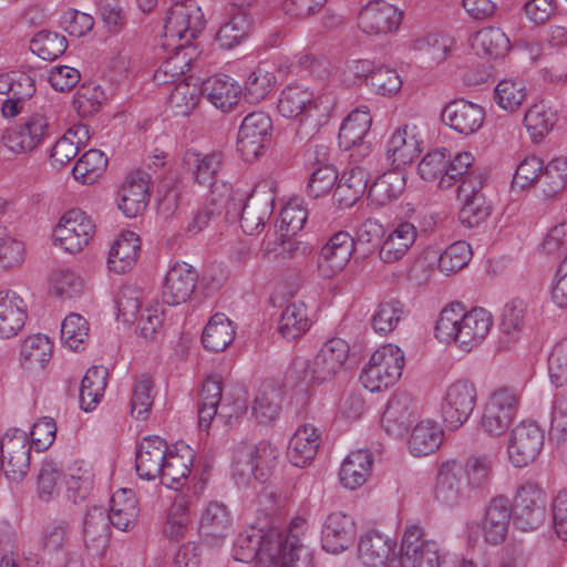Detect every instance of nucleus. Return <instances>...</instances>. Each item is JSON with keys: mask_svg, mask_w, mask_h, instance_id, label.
<instances>
[{"mask_svg": "<svg viewBox=\"0 0 567 567\" xmlns=\"http://www.w3.org/2000/svg\"><path fill=\"white\" fill-rule=\"evenodd\" d=\"M52 342L44 334H33L28 337L20 350L22 364L27 368H43L52 355Z\"/></svg>", "mask_w": 567, "mask_h": 567, "instance_id": "nucleus-58", "label": "nucleus"}, {"mask_svg": "<svg viewBox=\"0 0 567 567\" xmlns=\"http://www.w3.org/2000/svg\"><path fill=\"white\" fill-rule=\"evenodd\" d=\"M472 47L478 55L498 59L509 51L511 43L499 28L486 27L474 34Z\"/></svg>", "mask_w": 567, "mask_h": 567, "instance_id": "nucleus-48", "label": "nucleus"}, {"mask_svg": "<svg viewBox=\"0 0 567 567\" xmlns=\"http://www.w3.org/2000/svg\"><path fill=\"white\" fill-rule=\"evenodd\" d=\"M567 186V158L556 157L551 159L540 172L538 185L542 195L550 199L565 190Z\"/></svg>", "mask_w": 567, "mask_h": 567, "instance_id": "nucleus-49", "label": "nucleus"}, {"mask_svg": "<svg viewBox=\"0 0 567 567\" xmlns=\"http://www.w3.org/2000/svg\"><path fill=\"white\" fill-rule=\"evenodd\" d=\"M406 315L405 305L398 298L381 300L371 317V327L380 336L393 332Z\"/></svg>", "mask_w": 567, "mask_h": 567, "instance_id": "nucleus-41", "label": "nucleus"}, {"mask_svg": "<svg viewBox=\"0 0 567 567\" xmlns=\"http://www.w3.org/2000/svg\"><path fill=\"white\" fill-rule=\"evenodd\" d=\"M372 123V116L367 106L352 111L342 122L338 141L340 147L346 151L364 140L368 135Z\"/></svg>", "mask_w": 567, "mask_h": 567, "instance_id": "nucleus-40", "label": "nucleus"}, {"mask_svg": "<svg viewBox=\"0 0 567 567\" xmlns=\"http://www.w3.org/2000/svg\"><path fill=\"white\" fill-rule=\"evenodd\" d=\"M287 536L277 529L249 527L238 534L234 546L233 557L237 561L250 563L255 559L260 565L272 567L281 558L284 551H288Z\"/></svg>", "mask_w": 567, "mask_h": 567, "instance_id": "nucleus-3", "label": "nucleus"}, {"mask_svg": "<svg viewBox=\"0 0 567 567\" xmlns=\"http://www.w3.org/2000/svg\"><path fill=\"white\" fill-rule=\"evenodd\" d=\"M167 443L159 436H147L138 445L135 458L137 475L146 481L159 477L167 456Z\"/></svg>", "mask_w": 567, "mask_h": 567, "instance_id": "nucleus-25", "label": "nucleus"}, {"mask_svg": "<svg viewBox=\"0 0 567 567\" xmlns=\"http://www.w3.org/2000/svg\"><path fill=\"white\" fill-rule=\"evenodd\" d=\"M107 369L104 367L90 368L82 379L80 388V405L85 412L93 411L104 394L107 384Z\"/></svg>", "mask_w": 567, "mask_h": 567, "instance_id": "nucleus-44", "label": "nucleus"}, {"mask_svg": "<svg viewBox=\"0 0 567 567\" xmlns=\"http://www.w3.org/2000/svg\"><path fill=\"white\" fill-rule=\"evenodd\" d=\"M318 109L315 94L308 87L299 84L286 86L279 96L277 110L286 118L293 120L309 116Z\"/></svg>", "mask_w": 567, "mask_h": 567, "instance_id": "nucleus-26", "label": "nucleus"}, {"mask_svg": "<svg viewBox=\"0 0 567 567\" xmlns=\"http://www.w3.org/2000/svg\"><path fill=\"white\" fill-rule=\"evenodd\" d=\"M393 546L382 534L374 530L368 532L359 540L358 558L367 567H381L386 563Z\"/></svg>", "mask_w": 567, "mask_h": 567, "instance_id": "nucleus-37", "label": "nucleus"}, {"mask_svg": "<svg viewBox=\"0 0 567 567\" xmlns=\"http://www.w3.org/2000/svg\"><path fill=\"white\" fill-rule=\"evenodd\" d=\"M549 439L558 446L567 445V393L555 396L549 427Z\"/></svg>", "mask_w": 567, "mask_h": 567, "instance_id": "nucleus-64", "label": "nucleus"}, {"mask_svg": "<svg viewBox=\"0 0 567 567\" xmlns=\"http://www.w3.org/2000/svg\"><path fill=\"white\" fill-rule=\"evenodd\" d=\"M373 464V456L367 450L351 452L342 462L339 478L349 489L361 487L368 480Z\"/></svg>", "mask_w": 567, "mask_h": 567, "instance_id": "nucleus-33", "label": "nucleus"}, {"mask_svg": "<svg viewBox=\"0 0 567 567\" xmlns=\"http://www.w3.org/2000/svg\"><path fill=\"white\" fill-rule=\"evenodd\" d=\"M473 162L474 157L470 152L457 153L452 157L451 152L449 151L447 167L445 169V174L442 175L439 182V187L447 189L454 186L457 182L462 183L468 176L482 175L481 173L471 171Z\"/></svg>", "mask_w": 567, "mask_h": 567, "instance_id": "nucleus-61", "label": "nucleus"}, {"mask_svg": "<svg viewBox=\"0 0 567 567\" xmlns=\"http://www.w3.org/2000/svg\"><path fill=\"white\" fill-rule=\"evenodd\" d=\"M272 122L265 112L249 113L237 135V151L245 162H252L262 153L271 137Z\"/></svg>", "mask_w": 567, "mask_h": 567, "instance_id": "nucleus-9", "label": "nucleus"}, {"mask_svg": "<svg viewBox=\"0 0 567 567\" xmlns=\"http://www.w3.org/2000/svg\"><path fill=\"white\" fill-rule=\"evenodd\" d=\"M369 185L368 172L357 165L343 173L334 190V197L340 206L351 207L365 193Z\"/></svg>", "mask_w": 567, "mask_h": 567, "instance_id": "nucleus-38", "label": "nucleus"}, {"mask_svg": "<svg viewBox=\"0 0 567 567\" xmlns=\"http://www.w3.org/2000/svg\"><path fill=\"white\" fill-rule=\"evenodd\" d=\"M68 48V41L64 35L42 30L38 32L30 43V49L39 58L47 61H53L61 56Z\"/></svg>", "mask_w": 567, "mask_h": 567, "instance_id": "nucleus-60", "label": "nucleus"}, {"mask_svg": "<svg viewBox=\"0 0 567 567\" xmlns=\"http://www.w3.org/2000/svg\"><path fill=\"white\" fill-rule=\"evenodd\" d=\"M545 435L535 422H520L509 434L507 454L515 467L533 463L544 446Z\"/></svg>", "mask_w": 567, "mask_h": 567, "instance_id": "nucleus-10", "label": "nucleus"}, {"mask_svg": "<svg viewBox=\"0 0 567 567\" xmlns=\"http://www.w3.org/2000/svg\"><path fill=\"white\" fill-rule=\"evenodd\" d=\"M401 567H440V548L435 540L425 539L416 524L406 525L401 540Z\"/></svg>", "mask_w": 567, "mask_h": 567, "instance_id": "nucleus-7", "label": "nucleus"}, {"mask_svg": "<svg viewBox=\"0 0 567 567\" xmlns=\"http://www.w3.org/2000/svg\"><path fill=\"white\" fill-rule=\"evenodd\" d=\"M441 117L442 122L450 128L467 136L482 127L485 120V111L476 103L458 99L451 101L444 106Z\"/></svg>", "mask_w": 567, "mask_h": 567, "instance_id": "nucleus-20", "label": "nucleus"}, {"mask_svg": "<svg viewBox=\"0 0 567 567\" xmlns=\"http://www.w3.org/2000/svg\"><path fill=\"white\" fill-rule=\"evenodd\" d=\"M1 462V472L12 481L24 477L30 465V446L27 433L14 430L12 434L4 435V449Z\"/></svg>", "mask_w": 567, "mask_h": 567, "instance_id": "nucleus-23", "label": "nucleus"}, {"mask_svg": "<svg viewBox=\"0 0 567 567\" xmlns=\"http://www.w3.org/2000/svg\"><path fill=\"white\" fill-rule=\"evenodd\" d=\"M355 241L347 231H338L330 237L318 256V270L323 278H331L348 265Z\"/></svg>", "mask_w": 567, "mask_h": 567, "instance_id": "nucleus-19", "label": "nucleus"}, {"mask_svg": "<svg viewBox=\"0 0 567 567\" xmlns=\"http://www.w3.org/2000/svg\"><path fill=\"white\" fill-rule=\"evenodd\" d=\"M281 394L271 383H264L255 396L252 415L260 424H269L276 420L280 412Z\"/></svg>", "mask_w": 567, "mask_h": 567, "instance_id": "nucleus-51", "label": "nucleus"}, {"mask_svg": "<svg viewBox=\"0 0 567 567\" xmlns=\"http://www.w3.org/2000/svg\"><path fill=\"white\" fill-rule=\"evenodd\" d=\"M557 121L556 112L544 103L532 105L525 113L524 124L534 142L543 140Z\"/></svg>", "mask_w": 567, "mask_h": 567, "instance_id": "nucleus-56", "label": "nucleus"}, {"mask_svg": "<svg viewBox=\"0 0 567 567\" xmlns=\"http://www.w3.org/2000/svg\"><path fill=\"white\" fill-rule=\"evenodd\" d=\"M198 275L186 262H176L166 274L162 288V299L169 306L186 302L194 293Z\"/></svg>", "mask_w": 567, "mask_h": 567, "instance_id": "nucleus-22", "label": "nucleus"}, {"mask_svg": "<svg viewBox=\"0 0 567 567\" xmlns=\"http://www.w3.org/2000/svg\"><path fill=\"white\" fill-rule=\"evenodd\" d=\"M483 185L482 175H472L458 186V198L464 202L458 212V219L468 228L478 226L491 214V206L482 193Z\"/></svg>", "mask_w": 567, "mask_h": 567, "instance_id": "nucleus-15", "label": "nucleus"}, {"mask_svg": "<svg viewBox=\"0 0 567 567\" xmlns=\"http://www.w3.org/2000/svg\"><path fill=\"white\" fill-rule=\"evenodd\" d=\"M71 534V526L66 520L53 519L45 523L41 529L39 545L41 550L49 556L64 551Z\"/></svg>", "mask_w": 567, "mask_h": 567, "instance_id": "nucleus-53", "label": "nucleus"}, {"mask_svg": "<svg viewBox=\"0 0 567 567\" xmlns=\"http://www.w3.org/2000/svg\"><path fill=\"white\" fill-rule=\"evenodd\" d=\"M184 163L192 174L194 183L210 188L215 185L224 165V154L221 152L203 154L187 151L184 155Z\"/></svg>", "mask_w": 567, "mask_h": 567, "instance_id": "nucleus-28", "label": "nucleus"}, {"mask_svg": "<svg viewBox=\"0 0 567 567\" xmlns=\"http://www.w3.org/2000/svg\"><path fill=\"white\" fill-rule=\"evenodd\" d=\"M187 48L184 44L174 47V53L162 62L153 75L156 84L166 85L175 83L184 76L185 71L189 70L192 63V58H188L185 52Z\"/></svg>", "mask_w": 567, "mask_h": 567, "instance_id": "nucleus-52", "label": "nucleus"}, {"mask_svg": "<svg viewBox=\"0 0 567 567\" xmlns=\"http://www.w3.org/2000/svg\"><path fill=\"white\" fill-rule=\"evenodd\" d=\"M276 84V75L265 65L257 66L247 78L245 83V97L250 103L264 100Z\"/></svg>", "mask_w": 567, "mask_h": 567, "instance_id": "nucleus-62", "label": "nucleus"}, {"mask_svg": "<svg viewBox=\"0 0 567 567\" xmlns=\"http://www.w3.org/2000/svg\"><path fill=\"white\" fill-rule=\"evenodd\" d=\"M204 28V14L194 2L175 4L169 10L164 25L166 37L176 38L181 41L179 44L188 48Z\"/></svg>", "mask_w": 567, "mask_h": 567, "instance_id": "nucleus-12", "label": "nucleus"}, {"mask_svg": "<svg viewBox=\"0 0 567 567\" xmlns=\"http://www.w3.org/2000/svg\"><path fill=\"white\" fill-rule=\"evenodd\" d=\"M405 188L404 175L400 168L392 167V171L379 176L369 187L368 197L372 203L383 206L396 199Z\"/></svg>", "mask_w": 567, "mask_h": 567, "instance_id": "nucleus-43", "label": "nucleus"}, {"mask_svg": "<svg viewBox=\"0 0 567 567\" xmlns=\"http://www.w3.org/2000/svg\"><path fill=\"white\" fill-rule=\"evenodd\" d=\"M107 157L100 150L86 151L75 163L72 174L84 185H92L104 174Z\"/></svg>", "mask_w": 567, "mask_h": 567, "instance_id": "nucleus-57", "label": "nucleus"}, {"mask_svg": "<svg viewBox=\"0 0 567 567\" xmlns=\"http://www.w3.org/2000/svg\"><path fill=\"white\" fill-rule=\"evenodd\" d=\"M422 151L423 138L417 126L402 124L390 136L386 143L385 157L392 167L402 168L417 158Z\"/></svg>", "mask_w": 567, "mask_h": 567, "instance_id": "nucleus-14", "label": "nucleus"}, {"mask_svg": "<svg viewBox=\"0 0 567 567\" xmlns=\"http://www.w3.org/2000/svg\"><path fill=\"white\" fill-rule=\"evenodd\" d=\"M543 491L532 482L522 484L515 494L513 505L514 524L517 528L528 532L537 529L544 518Z\"/></svg>", "mask_w": 567, "mask_h": 567, "instance_id": "nucleus-13", "label": "nucleus"}, {"mask_svg": "<svg viewBox=\"0 0 567 567\" xmlns=\"http://www.w3.org/2000/svg\"><path fill=\"white\" fill-rule=\"evenodd\" d=\"M230 528L231 520L227 506L217 501L208 503L199 522L202 537L212 546H217L227 537Z\"/></svg>", "mask_w": 567, "mask_h": 567, "instance_id": "nucleus-27", "label": "nucleus"}, {"mask_svg": "<svg viewBox=\"0 0 567 567\" xmlns=\"http://www.w3.org/2000/svg\"><path fill=\"white\" fill-rule=\"evenodd\" d=\"M252 28V16L249 11L230 12L216 34V41L224 49H233L249 34Z\"/></svg>", "mask_w": 567, "mask_h": 567, "instance_id": "nucleus-46", "label": "nucleus"}, {"mask_svg": "<svg viewBox=\"0 0 567 567\" xmlns=\"http://www.w3.org/2000/svg\"><path fill=\"white\" fill-rule=\"evenodd\" d=\"M477 400L476 386L468 380L450 384L441 403L443 421L450 429H457L471 416Z\"/></svg>", "mask_w": 567, "mask_h": 567, "instance_id": "nucleus-8", "label": "nucleus"}, {"mask_svg": "<svg viewBox=\"0 0 567 567\" xmlns=\"http://www.w3.org/2000/svg\"><path fill=\"white\" fill-rule=\"evenodd\" d=\"M240 86L228 75H216L205 80L200 93L223 112L230 111L238 102Z\"/></svg>", "mask_w": 567, "mask_h": 567, "instance_id": "nucleus-32", "label": "nucleus"}, {"mask_svg": "<svg viewBox=\"0 0 567 567\" xmlns=\"http://www.w3.org/2000/svg\"><path fill=\"white\" fill-rule=\"evenodd\" d=\"M367 85L379 95L392 96L402 87V80L395 69L378 65L367 75Z\"/></svg>", "mask_w": 567, "mask_h": 567, "instance_id": "nucleus-63", "label": "nucleus"}, {"mask_svg": "<svg viewBox=\"0 0 567 567\" xmlns=\"http://www.w3.org/2000/svg\"><path fill=\"white\" fill-rule=\"evenodd\" d=\"M320 445V433L311 424H303L297 429L290 439L287 457L293 466L305 467L317 455Z\"/></svg>", "mask_w": 567, "mask_h": 567, "instance_id": "nucleus-29", "label": "nucleus"}, {"mask_svg": "<svg viewBox=\"0 0 567 567\" xmlns=\"http://www.w3.org/2000/svg\"><path fill=\"white\" fill-rule=\"evenodd\" d=\"M140 514L138 502L131 489L121 488L111 497L109 519L120 530L134 527Z\"/></svg>", "mask_w": 567, "mask_h": 567, "instance_id": "nucleus-35", "label": "nucleus"}, {"mask_svg": "<svg viewBox=\"0 0 567 567\" xmlns=\"http://www.w3.org/2000/svg\"><path fill=\"white\" fill-rule=\"evenodd\" d=\"M404 353L391 343L374 351L362 369L360 381L370 392H378L396 383L402 375Z\"/></svg>", "mask_w": 567, "mask_h": 567, "instance_id": "nucleus-6", "label": "nucleus"}, {"mask_svg": "<svg viewBox=\"0 0 567 567\" xmlns=\"http://www.w3.org/2000/svg\"><path fill=\"white\" fill-rule=\"evenodd\" d=\"M109 516L102 508L94 507L86 513L84 520V542L87 548L100 550L109 542Z\"/></svg>", "mask_w": 567, "mask_h": 567, "instance_id": "nucleus-55", "label": "nucleus"}, {"mask_svg": "<svg viewBox=\"0 0 567 567\" xmlns=\"http://www.w3.org/2000/svg\"><path fill=\"white\" fill-rule=\"evenodd\" d=\"M349 351L350 347L346 340L329 339L311 360H295L290 370L291 377L307 386L330 381L342 370Z\"/></svg>", "mask_w": 567, "mask_h": 567, "instance_id": "nucleus-2", "label": "nucleus"}, {"mask_svg": "<svg viewBox=\"0 0 567 567\" xmlns=\"http://www.w3.org/2000/svg\"><path fill=\"white\" fill-rule=\"evenodd\" d=\"M403 12L385 1H369L360 11L358 24L367 34L382 35L398 31Z\"/></svg>", "mask_w": 567, "mask_h": 567, "instance_id": "nucleus-17", "label": "nucleus"}, {"mask_svg": "<svg viewBox=\"0 0 567 567\" xmlns=\"http://www.w3.org/2000/svg\"><path fill=\"white\" fill-rule=\"evenodd\" d=\"M512 517L511 499L504 495L493 497L478 525L485 542L494 546L502 544L506 539Z\"/></svg>", "mask_w": 567, "mask_h": 567, "instance_id": "nucleus-18", "label": "nucleus"}, {"mask_svg": "<svg viewBox=\"0 0 567 567\" xmlns=\"http://www.w3.org/2000/svg\"><path fill=\"white\" fill-rule=\"evenodd\" d=\"M493 326L492 315L484 308H474L464 312L461 303L446 306L435 322V338L442 342L455 343L468 352L478 347L487 337Z\"/></svg>", "mask_w": 567, "mask_h": 567, "instance_id": "nucleus-1", "label": "nucleus"}, {"mask_svg": "<svg viewBox=\"0 0 567 567\" xmlns=\"http://www.w3.org/2000/svg\"><path fill=\"white\" fill-rule=\"evenodd\" d=\"M416 235V227L413 223L400 220L380 248L381 260L388 264L401 260L415 243Z\"/></svg>", "mask_w": 567, "mask_h": 567, "instance_id": "nucleus-31", "label": "nucleus"}, {"mask_svg": "<svg viewBox=\"0 0 567 567\" xmlns=\"http://www.w3.org/2000/svg\"><path fill=\"white\" fill-rule=\"evenodd\" d=\"M27 312L23 300L14 292H0V338L16 336L24 326Z\"/></svg>", "mask_w": 567, "mask_h": 567, "instance_id": "nucleus-34", "label": "nucleus"}, {"mask_svg": "<svg viewBox=\"0 0 567 567\" xmlns=\"http://www.w3.org/2000/svg\"><path fill=\"white\" fill-rule=\"evenodd\" d=\"M355 523L343 512H333L324 520L322 528V548L331 554L348 549L355 538Z\"/></svg>", "mask_w": 567, "mask_h": 567, "instance_id": "nucleus-24", "label": "nucleus"}, {"mask_svg": "<svg viewBox=\"0 0 567 567\" xmlns=\"http://www.w3.org/2000/svg\"><path fill=\"white\" fill-rule=\"evenodd\" d=\"M415 416V404L410 393L395 392L386 403L381 417L384 431L393 437H402L409 431Z\"/></svg>", "mask_w": 567, "mask_h": 567, "instance_id": "nucleus-21", "label": "nucleus"}, {"mask_svg": "<svg viewBox=\"0 0 567 567\" xmlns=\"http://www.w3.org/2000/svg\"><path fill=\"white\" fill-rule=\"evenodd\" d=\"M272 213L271 200L256 195L246 196L239 189H231L225 202V218L235 221L239 218L246 235L260 234Z\"/></svg>", "mask_w": 567, "mask_h": 567, "instance_id": "nucleus-5", "label": "nucleus"}, {"mask_svg": "<svg viewBox=\"0 0 567 567\" xmlns=\"http://www.w3.org/2000/svg\"><path fill=\"white\" fill-rule=\"evenodd\" d=\"M65 484L69 498L78 503L90 494L93 487V473L83 462H74L69 466Z\"/></svg>", "mask_w": 567, "mask_h": 567, "instance_id": "nucleus-59", "label": "nucleus"}, {"mask_svg": "<svg viewBox=\"0 0 567 567\" xmlns=\"http://www.w3.org/2000/svg\"><path fill=\"white\" fill-rule=\"evenodd\" d=\"M54 134V125L43 112H33L8 127L1 136L2 145L17 155L29 154L41 147Z\"/></svg>", "mask_w": 567, "mask_h": 567, "instance_id": "nucleus-4", "label": "nucleus"}, {"mask_svg": "<svg viewBox=\"0 0 567 567\" xmlns=\"http://www.w3.org/2000/svg\"><path fill=\"white\" fill-rule=\"evenodd\" d=\"M461 466L456 461L441 464L434 486V498L443 505L453 506L461 496Z\"/></svg>", "mask_w": 567, "mask_h": 567, "instance_id": "nucleus-36", "label": "nucleus"}, {"mask_svg": "<svg viewBox=\"0 0 567 567\" xmlns=\"http://www.w3.org/2000/svg\"><path fill=\"white\" fill-rule=\"evenodd\" d=\"M443 440V430L431 420L421 421L412 430L409 450L414 456H425L435 452Z\"/></svg>", "mask_w": 567, "mask_h": 567, "instance_id": "nucleus-42", "label": "nucleus"}, {"mask_svg": "<svg viewBox=\"0 0 567 567\" xmlns=\"http://www.w3.org/2000/svg\"><path fill=\"white\" fill-rule=\"evenodd\" d=\"M94 230L95 225L90 216L81 209H71L60 219L53 238L65 251L76 254L89 244Z\"/></svg>", "mask_w": 567, "mask_h": 567, "instance_id": "nucleus-11", "label": "nucleus"}, {"mask_svg": "<svg viewBox=\"0 0 567 567\" xmlns=\"http://www.w3.org/2000/svg\"><path fill=\"white\" fill-rule=\"evenodd\" d=\"M152 177L145 171H133L118 190V208L128 218L142 215L151 198Z\"/></svg>", "mask_w": 567, "mask_h": 567, "instance_id": "nucleus-16", "label": "nucleus"}, {"mask_svg": "<svg viewBox=\"0 0 567 567\" xmlns=\"http://www.w3.org/2000/svg\"><path fill=\"white\" fill-rule=\"evenodd\" d=\"M235 329L224 313H215L206 324L202 341L213 352L224 351L234 340Z\"/></svg>", "mask_w": 567, "mask_h": 567, "instance_id": "nucleus-47", "label": "nucleus"}, {"mask_svg": "<svg viewBox=\"0 0 567 567\" xmlns=\"http://www.w3.org/2000/svg\"><path fill=\"white\" fill-rule=\"evenodd\" d=\"M527 97V87L523 79L507 78L499 81L494 90V101L507 112L517 111Z\"/></svg>", "mask_w": 567, "mask_h": 567, "instance_id": "nucleus-54", "label": "nucleus"}, {"mask_svg": "<svg viewBox=\"0 0 567 567\" xmlns=\"http://www.w3.org/2000/svg\"><path fill=\"white\" fill-rule=\"evenodd\" d=\"M310 326L311 321L306 305L292 302L281 312L278 321V332L287 340H296L302 337Z\"/></svg>", "mask_w": 567, "mask_h": 567, "instance_id": "nucleus-45", "label": "nucleus"}, {"mask_svg": "<svg viewBox=\"0 0 567 567\" xmlns=\"http://www.w3.org/2000/svg\"><path fill=\"white\" fill-rule=\"evenodd\" d=\"M141 251V239L131 230L122 231L111 246L107 266L115 274H125L132 269Z\"/></svg>", "mask_w": 567, "mask_h": 567, "instance_id": "nucleus-30", "label": "nucleus"}, {"mask_svg": "<svg viewBox=\"0 0 567 567\" xmlns=\"http://www.w3.org/2000/svg\"><path fill=\"white\" fill-rule=\"evenodd\" d=\"M223 386L221 381L215 377L207 378L199 391L198 419L202 427H209L214 417L217 415V409L221 402Z\"/></svg>", "mask_w": 567, "mask_h": 567, "instance_id": "nucleus-50", "label": "nucleus"}, {"mask_svg": "<svg viewBox=\"0 0 567 567\" xmlns=\"http://www.w3.org/2000/svg\"><path fill=\"white\" fill-rule=\"evenodd\" d=\"M193 451L187 446L182 452L168 451L158 478L171 489H178L187 480L193 465Z\"/></svg>", "mask_w": 567, "mask_h": 567, "instance_id": "nucleus-39", "label": "nucleus"}]
</instances>
